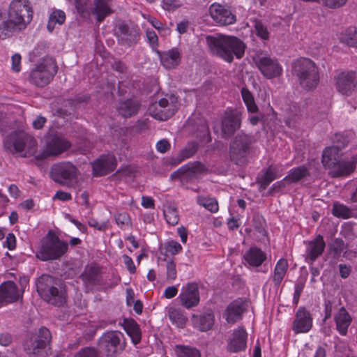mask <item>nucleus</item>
I'll return each instance as SVG.
<instances>
[{
    "mask_svg": "<svg viewBox=\"0 0 357 357\" xmlns=\"http://www.w3.org/2000/svg\"><path fill=\"white\" fill-rule=\"evenodd\" d=\"M32 18L33 10L29 0H12L4 17L0 20V39H6L13 33L24 30Z\"/></svg>",
    "mask_w": 357,
    "mask_h": 357,
    "instance_id": "f257e3e1",
    "label": "nucleus"
},
{
    "mask_svg": "<svg viewBox=\"0 0 357 357\" xmlns=\"http://www.w3.org/2000/svg\"><path fill=\"white\" fill-rule=\"evenodd\" d=\"M206 43L213 54L229 63L233 61L234 56L241 59L245 54V43L235 36H208L206 37Z\"/></svg>",
    "mask_w": 357,
    "mask_h": 357,
    "instance_id": "f03ea898",
    "label": "nucleus"
},
{
    "mask_svg": "<svg viewBox=\"0 0 357 357\" xmlns=\"http://www.w3.org/2000/svg\"><path fill=\"white\" fill-rule=\"evenodd\" d=\"M36 289L40 296L48 303L62 306L67 301L64 284L47 275L40 277L36 282Z\"/></svg>",
    "mask_w": 357,
    "mask_h": 357,
    "instance_id": "7ed1b4c3",
    "label": "nucleus"
},
{
    "mask_svg": "<svg viewBox=\"0 0 357 357\" xmlns=\"http://www.w3.org/2000/svg\"><path fill=\"white\" fill-rule=\"evenodd\" d=\"M340 149V146L336 145L327 147L323 151L321 162L324 166L330 169L333 176L349 174L354 171L357 160L356 157L342 158Z\"/></svg>",
    "mask_w": 357,
    "mask_h": 357,
    "instance_id": "20e7f679",
    "label": "nucleus"
},
{
    "mask_svg": "<svg viewBox=\"0 0 357 357\" xmlns=\"http://www.w3.org/2000/svg\"><path fill=\"white\" fill-rule=\"evenodd\" d=\"M294 73L300 84L307 90L316 88L319 82L318 67L311 59L302 57L296 59L292 66Z\"/></svg>",
    "mask_w": 357,
    "mask_h": 357,
    "instance_id": "39448f33",
    "label": "nucleus"
},
{
    "mask_svg": "<svg viewBox=\"0 0 357 357\" xmlns=\"http://www.w3.org/2000/svg\"><path fill=\"white\" fill-rule=\"evenodd\" d=\"M3 146L10 153L27 157L36 153L37 144L32 137L20 132L10 135L3 142Z\"/></svg>",
    "mask_w": 357,
    "mask_h": 357,
    "instance_id": "423d86ee",
    "label": "nucleus"
},
{
    "mask_svg": "<svg viewBox=\"0 0 357 357\" xmlns=\"http://www.w3.org/2000/svg\"><path fill=\"white\" fill-rule=\"evenodd\" d=\"M79 170L70 162L54 164L50 170L51 178L57 183L72 187L77 183Z\"/></svg>",
    "mask_w": 357,
    "mask_h": 357,
    "instance_id": "0eeeda50",
    "label": "nucleus"
},
{
    "mask_svg": "<svg viewBox=\"0 0 357 357\" xmlns=\"http://www.w3.org/2000/svg\"><path fill=\"white\" fill-rule=\"evenodd\" d=\"M68 247V243L61 241L59 237L48 235L43 240L36 256L43 261L57 259L66 253Z\"/></svg>",
    "mask_w": 357,
    "mask_h": 357,
    "instance_id": "6e6552de",
    "label": "nucleus"
},
{
    "mask_svg": "<svg viewBox=\"0 0 357 357\" xmlns=\"http://www.w3.org/2000/svg\"><path fill=\"white\" fill-rule=\"evenodd\" d=\"M57 71L52 58H44L30 73L29 79L32 84L43 87L48 84Z\"/></svg>",
    "mask_w": 357,
    "mask_h": 357,
    "instance_id": "1a4fd4ad",
    "label": "nucleus"
},
{
    "mask_svg": "<svg viewBox=\"0 0 357 357\" xmlns=\"http://www.w3.org/2000/svg\"><path fill=\"white\" fill-rule=\"evenodd\" d=\"M126 345L124 335L119 331L105 333L99 340L100 349L108 356H114L121 353Z\"/></svg>",
    "mask_w": 357,
    "mask_h": 357,
    "instance_id": "9d476101",
    "label": "nucleus"
},
{
    "mask_svg": "<svg viewBox=\"0 0 357 357\" xmlns=\"http://www.w3.org/2000/svg\"><path fill=\"white\" fill-rule=\"evenodd\" d=\"M251 137L245 134L236 135L230 145V158L236 165H243L245 161Z\"/></svg>",
    "mask_w": 357,
    "mask_h": 357,
    "instance_id": "9b49d317",
    "label": "nucleus"
},
{
    "mask_svg": "<svg viewBox=\"0 0 357 357\" xmlns=\"http://www.w3.org/2000/svg\"><path fill=\"white\" fill-rule=\"evenodd\" d=\"M169 101L167 98H161L158 102L151 104L149 107V112L155 119L165 121L172 116L177 109L176 102L173 98Z\"/></svg>",
    "mask_w": 357,
    "mask_h": 357,
    "instance_id": "f8f14e48",
    "label": "nucleus"
},
{
    "mask_svg": "<svg viewBox=\"0 0 357 357\" xmlns=\"http://www.w3.org/2000/svg\"><path fill=\"white\" fill-rule=\"evenodd\" d=\"M261 73L267 79L280 77L282 74V67L275 59L269 56H259L255 61Z\"/></svg>",
    "mask_w": 357,
    "mask_h": 357,
    "instance_id": "ddd939ff",
    "label": "nucleus"
},
{
    "mask_svg": "<svg viewBox=\"0 0 357 357\" xmlns=\"http://www.w3.org/2000/svg\"><path fill=\"white\" fill-rule=\"evenodd\" d=\"M209 14L211 18L219 25H230L234 24L236 21V17L230 10V8L220 3H212L209 7Z\"/></svg>",
    "mask_w": 357,
    "mask_h": 357,
    "instance_id": "4468645a",
    "label": "nucleus"
},
{
    "mask_svg": "<svg viewBox=\"0 0 357 357\" xmlns=\"http://www.w3.org/2000/svg\"><path fill=\"white\" fill-rule=\"evenodd\" d=\"M248 333L243 327H238L232 331L227 340V351L229 353H238L247 348Z\"/></svg>",
    "mask_w": 357,
    "mask_h": 357,
    "instance_id": "2eb2a0df",
    "label": "nucleus"
},
{
    "mask_svg": "<svg viewBox=\"0 0 357 357\" xmlns=\"http://www.w3.org/2000/svg\"><path fill=\"white\" fill-rule=\"evenodd\" d=\"M357 86V73L354 71H344L335 77V86L338 92L344 96H351Z\"/></svg>",
    "mask_w": 357,
    "mask_h": 357,
    "instance_id": "dca6fc26",
    "label": "nucleus"
},
{
    "mask_svg": "<svg viewBox=\"0 0 357 357\" xmlns=\"http://www.w3.org/2000/svg\"><path fill=\"white\" fill-rule=\"evenodd\" d=\"M178 298L181 305L187 309L197 306L200 301L198 284L189 282L183 285Z\"/></svg>",
    "mask_w": 357,
    "mask_h": 357,
    "instance_id": "f3484780",
    "label": "nucleus"
},
{
    "mask_svg": "<svg viewBox=\"0 0 357 357\" xmlns=\"http://www.w3.org/2000/svg\"><path fill=\"white\" fill-rule=\"evenodd\" d=\"M70 146V142L63 137L52 136L46 141V146L42 154V158L57 156L66 151Z\"/></svg>",
    "mask_w": 357,
    "mask_h": 357,
    "instance_id": "a211bd4d",
    "label": "nucleus"
},
{
    "mask_svg": "<svg viewBox=\"0 0 357 357\" xmlns=\"http://www.w3.org/2000/svg\"><path fill=\"white\" fill-rule=\"evenodd\" d=\"M312 326V317L305 307H300L292 324V330L296 333H307Z\"/></svg>",
    "mask_w": 357,
    "mask_h": 357,
    "instance_id": "6ab92c4d",
    "label": "nucleus"
},
{
    "mask_svg": "<svg viewBox=\"0 0 357 357\" xmlns=\"http://www.w3.org/2000/svg\"><path fill=\"white\" fill-rule=\"evenodd\" d=\"M116 164L114 155H102L92 163L93 175L102 176L111 172L116 169Z\"/></svg>",
    "mask_w": 357,
    "mask_h": 357,
    "instance_id": "aec40b11",
    "label": "nucleus"
},
{
    "mask_svg": "<svg viewBox=\"0 0 357 357\" xmlns=\"http://www.w3.org/2000/svg\"><path fill=\"white\" fill-rule=\"evenodd\" d=\"M241 125V114L235 110L227 111L222 121V132L224 137H229Z\"/></svg>",
    "mask_w": 357,
    "mask_h": 357,
    "instance_id": "412c9836",
    "label": "nucleus"
},
{
    "mask_svg": "<svg viewBox=\"0 0 357 357\" xmlns=\"http://www.w3.org/2000/svg\"><path fill=\"white\" fill-rule=\"evenodd\" d=\"M17 285L11 281L3 282L0 285V307L15 302L22 298Z\"/></svg>",
    "mask_w": 357,
    "mask_h": 357,
    "instance_id": "4be33fe9",
    "label": "nucleus"
},
{
    "mask_svg": "<svg viewBox=\"0 0 357 357\" xmlns=\"http://www.w3.org/2000/svg\"><path fill=\"white\" fill-rule=\"evenodd\" d=\"M308 174V169L305 166L293 168L283 179L275 183L273 185V188L274 190H280L287 185L298 182L302 178L306 177Z\"/></svg>",
    "mask_w": 357,
    "mask_h": 357,
    "instance_id": "5701e85b",
    "label": "nucleus"
},
{
    "mask_svg": "<svg viewBox=\"0 0 357 357\" xmlns=\"http://www.w3.org/2000/svg\"><path fill=\"white\" fill-rule=\"evenodd\" d=\"M162 66L166 69H174L181 63L182 52L178 47H173L165 52L156 51Z\"/></svg>",
    "mask_w": 357,
    "mask_h": 357,
    "instance_id": "b1692460",
    "label": "nucleus"
},
{
    "mask_svg": "<svg viewBox=\"0 0 357 357\" xmlns=\"http://www.w3.org/2000/svg\"><path fill=\"white\" fill-rule=\"evenodd\" d=\"M326 243L324 237L318 235L314 239L309 241L306 245V259L311 262H314L319 256L321 255Z\"/></svg>",
    "mask_w": 357,
    "mask_h": 357,
    "instance_id": "393cba45",
    "label": "nucleus"
},
{
    "mask_svg": "<svg viewBox=\"0 0 357 357\" xmlns=\"http://www.w3.org/2000/svg\"><path fill=\"white\" fill-rule=\"evenodd\" d=\"M244 310L243 302L235 300L228 305L223 313V317L227 323L233 324L241 319Z\"/></svg>",
    "mask_w": 357,
    "mask_h": 357,
    "instance_id": "a878e982",
    "label": "nucleus"
},
{
    "mask_svg": "<svg viewBox=\"0 0 357 357\" xmlns=\"http://www.w3.org/2000/svg\"><path fill=\"white\" fill-rule=\"evenodd\" d=\"M243 258L250 266L259 267L266 260V254L257 247H252L244 254Z\"/></svg>",
    "mask_w": 357,
    "mask_h": 357,
    "instance_id": "bb28decb",
    "label": "nucleus"
},
{
    "mask_svg": "<svg viewBox=\"0 0 357 357\" xmlns=\"http://www.w3.org/2000/svg\"><path fill=\"white\" fill-rule=\"evenodd\" d=\"M91 13L99 22H102L112 13L111 0H94Z\"/></svg>",
    "mask_w": 357,
    "mask_h": 357,
    "instance_id": "cd10ccee",
    "label": "nucleus"
},
{
    "mask_svg": "<svg viewBox=\"0 0 357 357\" xmlns=\"http://www.w3.org/2000/svg\"><path fill=\"white\" fill-rule=\"evenodd\" d=\"M214 314L212 312H208L200 316H192V322L195 327L201 331L210 330L214 324Z\"/></svg>",
    "mask_w": 357,
    "mask_h": 357,
    "instance_id": "c85d7f7f",
    "label": "nucleus"
},
{
    "mask_svg": "<svg viewBox=\"0 0 357 357\" xmlns=\"http://www.w3.org/2000/svg\"><path fill=\"white\" fill-rule=\"evenodd\" d=\"M335 321L337 330L339 333L345 335L347 333L348 328L351 322V317L344 307H341L337 313L335 315Z\"/></svg>",
    "mask_w": 357,
    "mask_h": 357,
    "instance_id": "c756f323",
    "label": "nucleus"
},
{
    "mask_svg": "<svg viewBox=\"0 0 357 357\" xmlns=\"http://www.w3.org/2000/svg\"><path fill=\"white\" fill-rule=\"evenodd\" d=\"M288 267L289 264L286 259L281 258L277 261L272 275L273 282L275 286H279L282 283L287 274Z\"/></svg>",
    "mask_w": 357,
    "mask_h": 357,
    "instance_id": "7c9ffc66",
    "label": "nucleus"
},
{
    "mask_svg": "<svg viewBox=\"0 0 357 357\" xmlns=\"http://www.w3.org/2000/svg\"><path fill=\"white\" fill-rule=\"evenodd\" d=\"M198 149V144L195 142H189L180 151L176 158H173L172 162L174 165L179 164L185 159L193 156Z\"/></svg>",
    "mask_w": 357,
    "mask_h": 357,
    "instance_id": "2f4dec72",
    "label": "nucleus"
},
{
    "mask_svg": "<svg viewBox=\"0 0 357 357\" xmlns=\"http://www.w3.org/2000/svg\"><path fill=\"white\" fill-rule=\"evenodd\" d=\"M167 313L173 324L180 328H183L185 326L187 317L183 310L174 307H167Z\"/></svg>",
    "mask_w": 357,
    "mask_h": 357,
    "instance_id": "473e14b6",
    "label": "nucleus"
},
{
    "mask_svg": "<svg viewBox=\"0 0 357 357\" xmlns=\"http://www.w3.org/2000/svg\"><path fill=\"white\" fill-rule=\"evenodd\" d=\"M124 329L134 344L136 345L140 342L142 338L141 330L139 325L134 320L126 321Z\"/></svg>",
    "mask_w": 357,
    "mask_h": 357,
    "instance_id": "72a5a7b5",
    "label": "nucleus"
},
{
    "mask_svg": "<svg viewBox=\"0 0 357 357\" xmlns=\"http://www.w3.org/2000/svg\"><path fill=\"white\" fill-rule=\"evenodd\" d=\"M139 107V104L137 101L128 100L120 103L118 111L123 116L130 117L137 113Z\"/></svg>",
    "mask_w": 357,
    "mask_h": 357,
    "instance_id": "f704fd0d",
    "label": "nucleus"
},
{
    "mask_svg": "<svg viewBox=\"0 0 357 357\" xmlns=\"http://www.w3.org/2000/svg\"><path fill=\"white\" fill-rule=\"evenodd\" d=\"M340 40L349 47L357 49V27H349L342 31Z\"/></svg>",
    "mask_w": 357,
    "mask_h": 357,
    "instance_id": "c9c22d12",
    "label": "nucleus"
},
{
    "mask_svg": "<svg viewBox=\"0 0 357 357\" xmlns=\"http://www.w3.org/2000/svg\"><path fill=\"white\" fill-rule=\"evenodd\" d=\"M283 169L277 166L269 167L261 178V185L266 187L271 182L282 176Z\"/></svg>",
    "mask_w": 357,
    "mask_h": 357,
    "instance_id": "e433bc0d",
    "label": "nucleus"
},
{
    "mask_svg": "<svg viewBox=\"0 0 357 357\" xmlns=\"http://www.w3.org/2000/svg\"><path fill=\"white\" fill-rule=\"evenodd\" d=\"M51 340L50 331L46 328H41L39 331L38 340L36 341V345L33 349V353L36 354L37 349L45 348Z\"/></svg>",
    "mask_w": 357,
    "mask_h": 357,
    "instance_id": "4c0bfd02",
    "label": "nucleus"
},
{
    "mask_svg": "<svg viewBox=\"0 0 357 357\" xmlns=\"http://www.w3.org/2000/svg\"><path fill=\"white\" fill-rule=\"evenodd\" d=\"M66 20V14L61 10H56L53 11L49 17L47 28L50 32H52L54 29L55 25L57 24L61 25Z\"/></svg>",
    "mask_w": 357,
    "mask_h": 357,
    "instance_id": "58836bf2",
    "label": "nucleus"
},
{
    "mask_svg": "<svg viewBox=\"0 0 357 357\" xmlns=\"http://www.w3.org/2000/svg\"><path fill=\"white\" fill-rule=\"evenodd\" d=\"M181 245L176 241L171 240L164 244L161 248V253L168 257L174 256L182 251Z\"/></svg>",
    "mask_w": 357,
    "mask_h": 357,
    "instance_id": "ea45409f",
    "label": "nucleus"
},
{
    "mask_svg": "<svg viewBox=\"0 0 357 357\" xmlns=\"http://www.w3.org/2000/svg\"><path fill=\"white\" fill-rule=\"evenodd\" d=\"M174 351L177 357H200V352L198 349L183 345H176Z\"/></svg>",
    "mask_w": 357,
    "mask_h": 357,
    "instance_id": "a19ab883",
    "label": "nucleus"
},
{
    "mask_svg": "<svg viewBox=\"0 0 357 357\" xmlns=\"http://www.w3.org/2000/svg\"><path fill=\"white\" fill-rule=\"evenodd\" d=\"M197 203L211 213H217L219 209L218 201L212 197H198Z\"/></svg>",
    "mask_w": 357,
    "mask_h": 357,
    "instance_id": "79ce46f5",
    "label": "nucleus"
},
{
    "mask_svg": "<svg viewBox=\"0 0 357 357\" xmlns=\"http://www.w3.org/2000/svg\"><path fill=\"white\" fill-rule=\"evenodd\" d=\"M241 95L244 103L245 104L249 112L255 113L257 112L258 107L255 104L254 97L249 90L242 89Z\"/></svg>",
    "mask_w": 357,
    "mask_h": 357,
    "instance_id": "37998d69",
    "label": "nucleus"
},
{
    "mask_svg": "<svg viewBox=\"0 0 357 357\" xmlns=\"http://www.w3.org/2000/svg\"><path fill=\"white\" fill-rule=\"evenodd\" d=\"M164 215L166 221L171 225H176L179 220V216L176 207L169 205L164 209Z\"/></svg>",
    "mask_w": 357,
    "mask_h": 357,
    "instance_id": "c03bdc74",
    "label": "nucleus"
},
{
    "mask_svg": "<svg viewBox=\"0 0 357 357\" xmlns=\"http://www.w3.org/2000/svg\"><path fill=\"white\" fill-rule=\"evenodd\" d=\"M333 214L336 217L347 219L351 217L352 212L347 206L335 203L333 207Z\"/></svg>",
    "mask_w": 357,
    "mask_h": 357,
    "instance_id": "a18cd8bd",
    "label": "nucleus"
},
{
    "mask_svg": "<svg viewBox=\"0 0 357 357\" xmlns=\"http://www.w3.org/2000/svg\"><path fill=\"white\" fill-rule=\"evenodd\" d=\"M98 273V267L96 266H89L85 268L82 277L84 282L93 283L97 280Z\"/></svg>",
    "mask_w": 357,
    "mask_h": 357,
    "instance_id": "49530a36",
    "label": "nucleus"
},
{
    "mask_svg": "<svg viewBox=\"0 0 357 357\" xmlns=\"http://www.w3.org/2000/svg\"><path fill=\"white\" fill-rule=\"evenodd\" d=\"M255 30L256 35L261 40H266L269 38V32L268 29L261 22H255Z\"/></svg>",
    "mask_w": 357,
    "mask_h": 357,
    "instance_id": "de8ad7c7",
    "label": "nucleus"
},
{
    "mask_svg": "<svg viewBox=\"0 0 357 357\" xmlns=\"http://www.w3.org/2000/svg\"><path fill=\"white\" fill-rule=\"evenodd\" d=\"M181 3L178 0H162V7L167 11H173L179 8Z\"/></svg>",
    "mask_w": 357,
    "mask_h": 357,
    "instance_id": "09e8293b",
    "label": "nucleus"
},
{
    "mask_svg": "<svg viewBox=\"0 0 357 357\" xmlns=\"http://www.w3.org/2000/svg\"><path fill=\"white\" fill-rule=\"evenodd\" d=\"M146 19L148 22H150V24L159 31H162L165 34L169 33V30L165 28L162 23L158 20L156 18L149 16Z\"/></svg>",
    "mask_w": 357,
    "mask_h": 357,
    "instance_id": "8fccbe9b",
    "label": "nucleus"
},
{
    "mask_svg": "<svg viewBox=\"0 0 357 357\" xmlns=\"http://www.w3.org/2000/svg\"><path fill=\"white\" fill-rule=\"evenodd\" d=\"M75 357H100L94 348L86 347L79 351Z\"/></svg>",
    "mask_w": 357,
    "mask_h": 357,
    "instance_id": "3c124183",
    "label": "nucleus"
},
{
    "mask_svg": "<svg viewBox=\"0 0 357 357\" xmlns=\"http://www.w3.org/2000/svg\"><path fill=\"white\" fill-rule=\"evenodd\" d=\"M176 264L173 261H169L167 264V279L172 282L176 279Z\"/></svg>",
    "mask_w": 357,
    "mask_h": 357,
    "instance_id": "603ef678",
    "label": "nucleus"
},
{
    "mask_svg": "<svg viewBox=\"0 0 357 357\" xmlns=\"http://www.w3.org/2000/svg\"><path fill=\"white\" fill-rule=\"evenodd\" d=\"M192 172L190 168L188 166H183L179 168L177 171L173 172L171 175L172 178H181L183 179L189 175V174Z\"/></svg>",
    "mask_w": 357,
    "mask_h": 357,
    "instance_id": "864d4df0",
    "label": "nucleus"
},
{
    "mask_svg": "<svg viewBox=\"0 0 357 357\" xmlns=\"http://www.w3.org/2000/svg\"><path fill=\"white\" fill-rule=\"evenodd\" d=\"M331 249L333 251L335 255L338 257L345 249V245L342 240L337 238L333 242Z\"/></svg>",
    "mask_w": 357,
    "mask_h": 357,
    "instance_id": "5fc2aeb1",
    "label": "nucleus"
},
{
    "mask_svg": "<svg viewBox=\"0 0 357 357\" xmlns=\"http://www.w3.org/2000/svg\"><path fill=\"white\" fill-rule=\"evenodd\" d=\"M116 222L118 225L123 227L128 225L130 222V218L127 213H121L115 216Z\"/></svg>",
    "mask_w": 357,
    "mask_h": 357,
    "instance_id": "6e6d98bb",
    "label": "nucleus"
},
{
    "mask_svg": "<svg viewBox=\"0 0 357 357\" xmlns=\"http://www.w3.org/2000/svg\"><path fill=\"white\" fill-rule=\"evenodd\" d=\"M77 11L83 16L88 15L87 3L89 0H75Z\"/></svg>",
    "mask_w": 357,
    "mask_h": 357,
    "instance_id": "4d7b16f0",
    "label": "nucleus"
},
{
    "mask_svg": "<svg viewBox=\"0 0 357 357\" xmlns=\"http://www.w3.org/2000/svg\"><path fill=\"white\" fill-rule=\"evenodd\" d=\"M146 38L153 48L158 46V38L155 32L153 30L147 29L146 32Z\"/></svg>",
    "mask_w": 357,
    "mask_h": 357,
    "instance_id": "13d9d810",
    "label": "nucleus"
},
{
    "mask_svg": "<svg viewBox=\"0 0 357 357\" xmlns=\"http://www.w3.org/2000/svg\"><path fill=\"white\" fill-rule=\"evenodd\" d=\"M3 246L10 250H14L16 247V238L13 233H8L3 242Z\"/></svg>",
    "mask_w": 357,
    "mask_h": 357,
    "instance_id": "bf43d9fd",
    "label": "nucleus"
},
{
    "mask_svg": "<svg viewBox=\"0 0 357 357\" xmlns=\"http://www.w3.org/2000/svg\"><path fill=\"white\" fill-rule=\"evenodd\" d=\"M170 144L167 139L159 140L155 145L156 149L158 152L164 153L170 149Z\"/></svg>",
    "mask_w": 357,
    "mask_h": 357,
    "instance_id": "052dcab7",
    "label": "nucleus"
},
{
    "mask_svg": "<svg viewBox=\"0 0 357 357\" xmlns=\"http://www.w3.org/2000/svg\"><path fill=\"white\" fill-rule=\"evenodd\" d=\"M325 6L331 8H337L345 4L347 0H322Z\"/></svg>",
    "mask_w": 357,
    "mask_h": 357,
    "instance_id": "680f3d73",
    "label": "nucleus"
},
{
    "mask_svg": "<svg viewBox=\"0 0 357 357\" xmlns=\"http://www.w3.org/2000/svg\"><path fill=\"white\" fill-rule=\"evenodd\" d=\"M88 225L99 231H104L107 229V222H99L94 218L88 220Z\"/></svg>",
    "mask_w": 357,
    "mask_h": 357,
    "instance_id": "e2e57ef3",
    "label": "nucleus"
},
{
    "mask_svg": "<svg viewBox=\"0 0 357 357\" xmlns=\"http://www.w3.org/2000/svg\"><path fill=\"white\" fill-rule=\"evenodd\" d=\"M123 259L125 266L130 273H135L136 271V267L131 257L124 255H123Z\"/></svg>",
    "mask_w": 357,
    "mask_h": 357,
    "instance_id": "0e129e2a",
    "label": "nucleus"
},
{
    "mask_svg": "<svg viewBox=\"0 0 357 357\" xmlns=\"http://www.w3.org/2000/svg\"><path fill=\"white\" fill-rule=\"evenodd\" d=\"M72 199V195L70 193L62 191V190H58L55 193V195L53 197V199H59L61 201H69Z\"/></svg>",
    "mask_w": 357,
    "mask_h": 357,
    "instance_id": "69168bd1",
    "label": "nucleus"
},
{
    "mask_svg": "<svg viewBox=\"0 0 357 357\" xmlns=\"http://www.w3.org/2000/svg\"><path fill=\"white\" fill-rule=\"evenodd\" d=\"M12 69L15 72L20 70L21 56L19 54H14L12 58Z\"/></svg>",
    "mask_w": 357,
    "mask_h": 357,
    "instance_id": "338daca9",
    "label": "nucleus"
},
{
    "mask_svg": "<svg viewBox=\"0 0 357 357\" xmlns=\"http://www.w3.org/2000/svg\"><path fill=\"white\" fill-rule=\"evenodd\" d=\"M178 293V288L176 286H170L165 289L164 291V297L167 299L174 298Z\"/></svg>",
    "mask_w": 357,
    "mask_h": 357,
    "instance_id": "774afa93",
    "label": "nucleus"
}]
</instances>
